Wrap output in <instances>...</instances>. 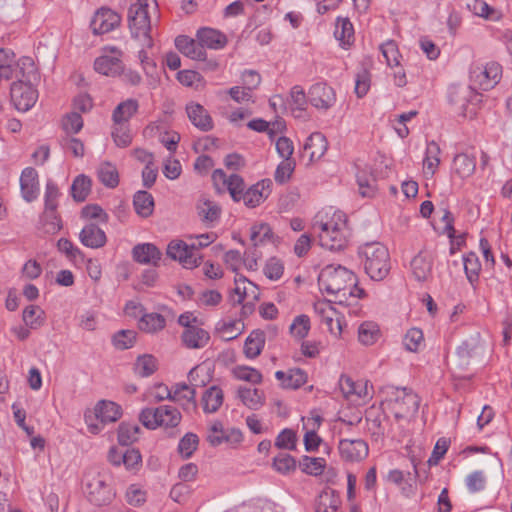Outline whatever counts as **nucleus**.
Listing matches in <instances>:
<instances>
[{
	"label": "nucleus",
	"mask_w": 512,
	"mask_h": 512,
	"mask_svg": "<svg viewBox=\"0 0 512 512\" xmlns=\"http://www.w3.org/2000/svg\"><path fill=\"white\" fill-rule=\"evenodd\" d=\"M318 285L321 291L334 296V301L341 305H351L365 296L354 273L341 265L325 266L318 276Z\"/></svg>",
	"instance_id": "f257e3e1"
},
{
	"label": "nucleus",
	"mask_w": 512,
	"mask_h": 512,
	"mask_svg": "<svg viewBox=\"0 0 512 512\" xmlns=\"http://www.w3.org/2000/svg\"><path fill=\"white\" fill-rule=\"evenodd\" d=\"M313 233L317 235L321 247L331 251H340L347 246L350 230L346 215L341 211L316 214L312 224Z\"/></svg>",
	"instance_id": "f03ea898"
},
{
	"label": "nucleus",
	"mask_w": 512,
	"mask_h": 512,
	"mask_svg": "<svg viewBox=\"0 0 512 512\" xmlns=\"http://www.w3.org/2000/svg\"><path fill=\"white\" fill-rule=\"evenodd\" d=\"M364 258V269L374 281H381L387 277L391 270V261L388 249L380 242L366 243L359 249Z\"/></svg>",
	"instance_id": "7ed1b4c3"
},
{
	"label": "nucleus",
	"mask_w": 512,
	"mask_h": 512,
	"mask_svg": "<svg viewBox=\"0 0 512 512\" xmlns=\"http://www.w3.org/2000/svg\"><path fill=\"white\" fill-rule=\"evenodd\" d=\"M84 483L87 497L95 505H106L113 500L115 493L108 471L91 469L85 474Z\"/></svg>",
	"instance_id": "20e7f679"
},
{
	"label": "nucleus",
	"mask_w": 512,
	"mask_h": 512,
	"mask_svg": "<svg viewBox=\"0 0 512 512\" xmlns=\"http://www.w3.org/2000/svg\"><path fill=\"white\" fill-rule=\"evenodd\" d=\"M35 74V66L30 57L15 60V54L10 49H0V80L23 77L29 79Z\"/></svg>",
	"instance_id": "39448f33"
},
{
	"label": "nucleus",
	"mask_w": 512,
	"mask_h": 512,
	"mask_svg": "<svg viewBox=\"0 0 512 512\" xmlns=\"http://www.w3.org/2000/svg\"><path fill=\"white\" fill-rule=\"evenodd\" d=\"M148 0H137L131 4L128 10V24L132 37L144 38L151 43V24L147 11Z\"/></svg>",
	"instance_id": "423d86ee"
},
{
	"label": "nucleus",
	"mask_w": 512,
	"mask_h": 512,
	"mask_svg": "<svg viewBox=\"0 0 512 512\" xmlns=\"http://www.w3.org/2000/svg\"><path fill=\"white\" fill-rule=\"evenodd\" d=\"M389 405L397 421L408 420L417 413L420 399L412 390L398 388L395 398L390 401Z\"/></svg>",
	"instance_id": "0eeeda50"
},
{
	"label": "nucleus",
	"mask_w": 512,
	"mask_h": 512,
	"mask_svg": "<svg viewBox=\"0 0 512 512\" xmlns=\"http://www.w3.org/2000/svg\"><path fill=\"white\" fill-rule=\"evenodd\" d=\"M31 78L32 75L29 76V79L18 77L17 81L13 82L11 85V102L18 111H28L37 101L38 93L30 83Z\"/></svg>",
	"instance_id": "6e6552de"
},
{
	"label": "nucleus",
	"mask_w": 512,
	"mask_h": 512,
	"mask_svg": "<svg viewBox=\"0 0 512 512\" xmlns=\"http://www.w3.org/2000/svg\"><path fill=\"white\" fill-rule=\"evenodd\" d=\"M502 77V67L497 62L474 66L470 70L471 82L480 89L487 91L495 87Z\"/></svg>",
	"instance_id": "1a4fd4ad"
},
{
	"label": "nucleus",
	"mask_w": 512,
	"mask_h": 512,
	"mask_svg": "<svg viewBox=\"0 0 512 512\" xmlns=\"http://www.w3.org/2000/svg\"><path fill=\"white\" fill-rule=\"evenodd\" d=\"M122 56V51L117 47H105L94 61L95 71L109 77L120 76L123 72Z\"/></svg>",
	"instance_id": "9d476101"
},
{
	"label": "nucleus",
	"mask_w": 512,
	"mask_h": 512,
	"mask_svg": "<svg viewBox=\"0 0 512 512\" xmlns=\"http://www.w3.org/2000/svg\"><path fill=\"white\" fill-rule=\"evenodd\" d=\"M448 100L459 114L465 116L469 105L479 101V94L471 86L453 84L448 90Z\"/></svg>",
	"instance_id": "9b49d317"
},
{
	"label": "nucleus",
	"mask_w": 512,
	"mask_h": 512,
	"mask_svg": "<svg viewBox=\"0 0 512 512\" xmlns=\"http://www.w3.org/2000/svg\"><path fill=\"white\" fill-rule=\"evenodd\" d=\"M167 255L190 269L197 267L201 260V256L195 253V245H188L182 240L171 241L167 247Z\"/></svg>",
	"instance_id": "f8f14e48"
},
{
	"label": "nucleus",
	"mask_w": 512,
	"mask_h": 512,
	"mask_svg": "<svg viewBox=\"0 0 512 512\" xmlns=\"http://www.w3.org/2000/svg\"><path fill=\"white\" fill-rule=\"evenodd\" d=\"M309 103L319 110H328L336 102V94L332 87L324 82L313 84L308 91Z\"/></svg>",
	"instance_id": "ddd939ff"
},
{
	"label": "nucleus",
	"mask_w": 512,
	"mask_h": 512,
	"mask_svg": "<svg viewBox=\"0 0 512 512\" xmlns=\"http://www.w3.org/2000/svg\"><path fill=\"white\" fill-rule=\"evenodd\" d=\"M339 453L346 462H360L369 453L368 444L362 439H342L339 442Z\"/></svg>",
	"instance_id": "4468645a"
},
{
	"label": "nucleus",
	"mask_w": 512,
	"mask_h": 512,
	"mask_svg": "<svg viewBox=\"0 0 512 512\" xmlns=\"http://www.w3.org/2000/svg\"><path fill=\"white\" fill-rule=\"evenodd\" d=\"M121 17L109 8H100L94 14L90 27L94 34L101 35L114 30L120 25Z\"/></svg>",
	"instance_id": "2eb2a0df"
},
{
	"label": "nucleus",
	"mask_w": 512,
	"mask_h": 512,
	"mask_svg": "<svg viewBox=\"0 0 512 512\" xmlns=\"http://www.w3.org/2000/svg\"><path fill=\"white\" fill-rule=\"evenodd\" d=\"M271 186L272 181L270 179H263L250 186L247 190L244 189L239 197V201L242 200L248 208H255L269 196Z\"/></svg>",
	"instance_id": "dca6fc26"
},
{
	"label": "nucleus",
	"mask_w": 512,
	"mask_h": 512,
	"mask_svg": "<svg viewBox=\"0 0 512 512\" xmlns=\"http://www.w3.org/2000/svg\"><path fill=\"white\" fill-rule=\"evenodd\" d=\"M315 313L319 316L321 324L325 325L327 330L338 336L341 334L342 326L339 318L337 317V312L334 307L331 305V300L329 301H319L314 305Z\"/></svg>",
	"instance_id": "f3484780"
},
{
	"label": "nucleus",
	"mask_w": 512,
	"mask_h": 512,
	"mask_svg": "<svg viewBox=\"0 0 512 512\" xmlns=\"http://www.w3.org/2000/svg\"><path fill=\"white\" fill-rule=\"evenodd\" d=\"M178 403L186 412L197 409L196 390L186 383H176L172 386V400Z\"/></svg>",
	"instance_id": "a211bd4d"
},
{
	"label": "nucleus",
	"mask_w": 512,
	"mask_h": 512,
	"mask_svg": "<svg viewBox=\"0 0 512 512\" xmlns=\"http://www.w3.org/2000/svg\"><path fill=\"white\" fill-rule=\"evenodd\" d=\"M412 275L419 282L427 281L432 275L433 257L428 251H420L410 262Z\"/></svg>",
	"instance_id": "6ab92c4d"
},
{
	"label": "nucleus",
	"mask_w": 512,
	"mask_h": 512,
	"mask_svg": "<svg viewBox=\"0 0 512 512\" xmlns=\"http://www.w3.org/2000/svg\"><path fill=\"white\" fill-rule=\"evenodd\" d=\"M21 195L26 202L34 201L39 195L38 173L32 167L25 168L20 176Z\"/></svg>",
	"instance_id": "aec40b11"
},
{
	"label": "nucleus",
	"mask_w": 512,
	"mask_h": 512,
	"mask_svg": "<svg viewBox=\"0 0 512 512\" xmlns=\"http://www.w3.org/2000/svg\"><path fill=\"white\" fill-rule=\"evenodd\" d=\"M175 46L183 55L190 59L198 61L206 60V51L198 40H194L185 35H180L175 39Z\"/></svg>",
	"instance_id": "412c9836"
},
{
	"label": "nucleus",
	"mask_w": 512,
	"mask_h": 512,
	"mask_svg": "<svg viewBox=\"0 0 512 512\" xmlns=\"http://www.w3.org/2000/svg\"><path fill=\"white\" fill-rule=\"evenodd\" d=\"M79 239L84 246L92 249L101 248L107 242L105 232L93 223H89L83 227L79 234Z\"/></svg>",
	"instance_id": "4be33fe9"
},
{
	"label": "nucleus",
	"mask_w": 512,
	"mask_h": 512,
	"mask_svg": "<svg viewBox=\"0 0 512 512\" xmlns=\"http://www.w3.org/2000/svg\"><path fill=\"white\" fill-rule=\"evenodd\" d=\"M161 255L160 250L152 243L137 244L132 249L133 259L140 264L157 266Z\"/></svg>",
	"instance_id": "5701e85b"
},
{
	"label": "nucleus",
	"mask_w": 512,
	"mask_h": 512,
	"mask_svg": "<svg viewBox=\"0 0 512 512\" xmlns=\"http://www.w3.org/2000/svg\"><path fill=\"white\" fill-rule=\"evenodd\" d=\"M186 112L192 124L202 131H209L213 128V121L207 110L200 104L190 103Z\"/></svg>",
	"instance_id": "b1692460"
},
{
	"label": "nucleus",
	"mask_w": 512,
	"mask_h": 512,
	"mask_svg": "<svg viewBox=\"0 0 512 512\" xmlns=\"http://www.w3.org/2000/svg\"><path fill=\"white\" fill-rule=\"evenodd\" d=\"M224 401L223 390L213 385L207 388L201 397V406L206 414L216 413L222 406Z\"/></svg>",
	"instance_id": "393cba45"
},
{
	"label": "nucleus",
	"mask_w": 512,
	"mask_h": 512,
	"mask_svg": "<svg viewBox=\"0 0 512 512\" xmlns=\"http://www.w3.org/2000/svg\"><path fill=\"white\" fill-rule=\"evenodd\" d=\"M196 37L203 49L209 48L218 50L223 48L227 43L225 35L212 28L199 29Z\"/></svg>",
	"instance_id": "a878e982"
},
{
	"label": "nucleus",
	"mask_w": 512,
	"mask_h": 512,
	"mask_svg": "<svg viewBox=\"0 0 512 512\" xmlns=\"http://www.w3.org/2000/svg\"><path fill=\"white\" fill-rule=\"evenodd\" d=\"M181 338L185 347L201 349L208 344L210 335L206 330L197 326L184 329Z\"/></svg>",
	"instance_id": "bb28decb"
},
{
	"label": "nucleus",
	"mask_w": 512,
	"mask_h": 512,
	"mask_svg": "<svg viewBox=\"0 0 512 512\" xmlns=\"http://www.w3.org/2000/svg\"><path fill=\"white\" fill-rule=\"evenodd\" d=\"M482 345L479 333L470 336L464 340L457 348V355L462 365H468L470 360L480 353Z\"/></svg>",
	"instance_id": "cd10ccee"
},
{
	"label": "nucleus",
	"mask_w": 512,
	"mask_h": 512,
	"mask_svg": "<svg viewBox=\"0 0 512 512\" xmlns=\"http://www.w3.org/2000/svg\"><path fill=\"white\" fill-rule=\"evenodd\" d=\"M328 142L320 132L312 133L304 144V153L309 152V161L319 160L327 151Z\"/></svg>",
	"instance_id": "c85d7f7f"
},
{
	"label": "nucleus",
	"mask_w": 512,
	"mask_h": 512,
	"mask_svg": "<svg viewBox=\"0 0 512 512\" xmlns=\"http://www.w3.org/2000/svg\"><path fill=\"white\" fill-rule=\"evenodd\" d=\"M476 169V158L466 153L455 155L452 163V172L461 179L472 176Z\"/></svg>",
	"instance_id": "c756f323"
},
{
	"label": "nucleus",
	"mask_w": 512,
	"mask_h": 512,
	"mask_svg": "<svg viewBox=\"0 0 512 512\" xmlns=\"http://www.w3.org/2000/svg\"><path fill=\"white\" fill-rule=\"evenodd\" d=\"M340 505L339 493L333 489H325L317 498L315 512H339Z\"/></svg>",
	"instance_id": "7c9ffc66"
},
{
	"label": "nucleus",
	"mask_w": 512,
	"mask_h": 512,
	"mask_svg": "<svg viewBox=\"0 0 512 512\" xmlns=\"http://www.w3.org/2000/svg\"><path fill=\"white\" fill-rule=\"evenodd\" d=\"M121 415V407L112 401L102 400L95 407V416L102 424L116 422Z\"/></svg>",
	"instance_id": "2f4dec72"
},
{
	"label": "nucleus",
	"mask_w": 512,
	"mask_h": 512,
	"mask_svg": "<svg viewBox=\"0 0 512 512\" xmlns=\"http://www.w3.org/2000/svg\"><path fill=\"white\" fill-rule=\"evenodd\" d=\"M237 395L241 402L251 410H258L264 404V394L256 388L240 386Z\"/></svg>",
	"instance_id": "473e14b6"
},
{
	"label": "nucleus",
	"mask_w": 512,
	"mask_h": 512,
	"mask_svg": "<svg viewBox=\"0 0 512 512\" xmlns=\"http://www.w3.org/2000/svg\"><path fill=\"white\" fill-rule=\"evenodd\" d=\"M139 107L135 99H127L119 103L112 113V120L115 124H128V121L137 112Z\"/></svg>",
	"instance_id": "72a5a7b5"
},
{
	"label": "nucleus",
	"mask_w": 512,
	"mask_h": 512,
	"mask_svg": "<svg viewBox=\"0 0 512 512\" xmlns=\"http://www.w3.org/2000/svg\"><path fill=\"white\" fill-rule=\"evenodd\" d=\"M265 344V334L261 330H254L250 333L244 343V354L247 358L254 359L260 355Z\"/></svg>",
	"instance_id": "f704fd0d"
},
{
	"label": "nucleus",
	"mask_w": 512,
	"mask_h": 512,
	"mask_svg": "<svg viewBox=\"0 0 512 512\" xmlns=\"http://www.w3.org/2000/svg\"><path fill=\"white\" fill-rule=\"evenodd\" d=\"M274 234L266 223L254 224L250 229V240L254 248L273 242Z\"/></svg>",
	"instance_id": "c9c22d12"
},
{
	"label": "nucleus",
	"mask_w": 512,
	"mask_h": 512,
	"mask_svg": "<svg viewBox=\"0 0 512 512\" xmlns=\"http://www.w3.org/2000/svg\"><path fill=\"white\" fill-rule=\"evenodd\" d=\"M133 205L136 213L142 218L152 215L154 210V198L147 191H138L133 197Z\"/></svg>",
	"instance_id": "e433bc0d"
},
{
	"label": "nucleus",
	"mask_w": 512,
	"mask_h": 512,
	"mask_svg": "<svg viewBox=\"0 0 512 512\" xmlns=\"http://www.w3.org/2000/svg\"><path fill=\"white\" fill-rule=\"evenodd\" d=\"M22 319L30 329H38L44 325L45 312L39 306L29 305L23 310Z\"/></svg>",
	"instance_id": "4c0bfd02"
},
{
	"label": "nucleus",
	"mask_w": 512,
	"mask_h": 512,
	"mask_svg": "<svg viewBox=\"0 0 512 512\" xmlns=\"http://www.w3.org/2000/svg\"><path fill=\"white\" fill-rule=\"evenodd\" d=\"M97 176L99 181L108 188H115L119 183L117 168L109 162L100 164Z\"/></svg>",
	"instance_id": "58836bf2"
},
{
	"label": "nucleus",
	"mask_w": 512,
	"mask_h": 512,
	"mask_svg": "<svg viewBox=\"0 0 512 512\" xmlns=\"http://www.w3.org/2000/svg\"><path fill=\"white\" fill-rule=\"evenodd\" d=\"M157 368V359L150 354L139 356L134 364V372L140 377L151 376L153 373H155Z\"/></svg>",
	"instance_id": "ea45409f"
},
{
	"label": "nucleus",
	"mask_w": 512,
	"mask_h": 512,
	"mask_svg": "<svg viewBox=\"0 0 512 512\" xmlns=\"http://www.w3.org/2000/svg\"><path fill=\"white\" fill-rule=\"evenodd\" d=\"M165 318L159 313L143 314L139 320V328L148 333L157 332L165 327Z\"/></svg>",
	"instance_id": "a19ab883"
},
{
	"label": "nucleus",
	"mask_w": 512,
	"mask_h": 512,
	"mask_svg": "<svg viewBox=\"0 0 512 512\" xmlns=\"http://www.w3.org/2000/svg\"><path fill=\"white\" fill-rule=\"evenodd\" d=\"M162 411L157 408H144L139 414V420L144 427L154 430L163 425Z\"/></svg>",
	"instance_id": "79ce46f5"
},
{
	"label": "nucleus",
	"mask_w": 512,
	"mask_h": 512,
	"mask_svg": "<svg viewBox=\"0 0 512 512\" xmlns=\"http://www.w3.org/2000/svg\"><path fill=\"white\" fill-rule=\"evenodd\" d=\"M197 210L203 222H215L221 214L220 207L208 199L201 200L197 205Z\"/></svg>",
	"instance_id": "37998d69"
},
{
	"label": "nucleus",
	"mask_w": 512,
	"mask_h": 512,
	"mask_svg": "<svg viewBox=\"0 0 512 512\" xmlns=\"http://www.w3.org/2000/svg\"><path fill=\"white\" fill-rule=\"evenodd\" d=\"M334 36L341 44H350L354 39L353 25L348 18H337Z\"/></svg>",
	"instance_id": "c03bdc74"
},
{
	"label": "nucleus",
	"mask_w": 512,
	"mask_h": 512,
	"mask_svg": "<svg viewBox=\"0 0 512 512\" xmlns=\"http://www.w3.org/2000/svg\"><path fill=\"white\" fill-rule=\"evenodd\" d=\"M440 147L435 141H431L426 147V156L423 161L425 173L433 175L440 163Z\"/></svg>",
	"instance_id": "a18cd8bd"
},
{
	"label": "nucleus",
	"mask_w": 512,
	"mask_h": 512,
	"mask_svg": "<svg viewBox=\"0 0 512 512\" xmlns=\"http://www.w3.org/2000/svg\"><path fill=\"white\" fill-rule=\"evenodd\" d=\"M91 189V180L85 175H78L71 186V194L75 201L82 202L86 199Z\"/></svg>",
	"instance_id": "49530a36"
},
{
	"label": "nucleus",
	"mask_w": 512,
	"mask_h": 512,
	"mask_svg": "<svg viewBox=\"0 0 512 512\" xmlns=\"http://www.w3.org/2000/svg\"><path fill=\"white\" fill-rule=\"evenodd\" d=\"M464 271L468 281L471 284L478 281L481 263L474 252H470L463 257Z\"/></svg>",
	"instance_id": "de8ad7c7"
},
{
	"label": "nucleus",
	"mask_w": 512,
	"mask_h": 512,
	"mask_svg": "<svg viewBox=\"0 0 512 512\" xmlns=\"http://www.w3.org/2000/svg\"><path fill=\"white\" fill-rule=\"evenodd\" d=\"M140 428L136 424L121 423L118 428V442L122 446H128L137 441Z\"/></svg>",
	"instance_id": "09e8293b"
},
{
	"label": "nucleus",
	"mask_w": 512,
	"mask_h": 512,
	"mask_svg": "<svg viewBox=\"0 0 512 512\" xmlns=\"http://www.w3.org/2000/svg\"><path fill=\"white\" fill-rule=\"evenodd\" d=\"M244 328L240 320L220 321L217 324V330L222 333L226 340H232L238 337Z\"/></svg>",
	"instance_id": "8fccbe9b"
},
{
	"label": "nucleus",
	"mask_w": 512,
	"mask_h": 512,
	"mask_svg": "<svg viewBox=\"0 0 512 512\" xmlns=\"http://www.w3.org/2000/svg\"><path fill=\"white\" fill-rule=\"evenodd\" d=\"M111 135L118 147L125 148L132 142V135L129 129V124L113 123Z\"/></svg>",
	"instance_id": "3c124183"
},
{
	"label": "nucleus",
	"mask_w": 512,
	"mask_h": 512,
	"mask_svg": "<svg viewBox=\"0 0 512 512\" xmlns=\"http://www.w3.org/2000/svg\"><path fill=\"white\" fill-rule=\"evenodd\" d=\"M199 444V438L196 434L189 432L186 433L179 441L178 452L185 459L190 458Z\"/></svg>",
	"instance_id": "603ef678"
},
{
	"label": "nucleus",
	"mask_w": 512,
	"mask_h": 512,
	"mask_svg": "<svg viewBox=\"0 0 512 512\" xmlns=\"http://www.w3.org/2000/svg\"><path fill=\"white\" fill-rule=\"evenodd\" d=\"M41 222L45 232L50 234L58 232L62 227L61 219L58 216L56 209L49 210L48 208H45L41 216Z\"/></svg>",
	"instance_id": "864d4df0"
},
{
	"label": "nucleus",
	"mask_w": 512,
	"mask_h": 512,
	"mask_svg": "<svg viewBox=\"0 0 512 512\" xmlns=\"http://www.w3.org/2000/svg\"><path fill=\"white\" fill-rule=\"evenodd\" d=\"M302 471L310 475H320L325 469L326 461L324 458L303 456L300 461Z\"/></svg>",
	"instance_id": "5fc2aeb1"
},
{
	"label": "nucleus",
	"mask_w": 512,
	"mask_h": 512,
	"mask_svg": "<svg viewBox=\"0 0 512 512\" xmlns=\"http://www.w3.org/2000/svg\"><path fill=\"white\" fill-rule=\"evenodd\" d=\"M379 336L378 325L373 322H364L358 329L359 341L365 345H372Z\"/></svg>",
	"instance_id": "6e6d98bb"
},
{
	"label": "nucleus",
	"mask_w": 512,
	"mask_h": 512,
	"mask_svg": "<svg viewBox=\"0 0 512 512\" xmlns=\"http://www.w3.org/2000/svg\"><path fill=\"white\" fill-rule=\"evenodd\" d=\"M233 375L238 380L252 384H260L262 382V374L257 369L248 366H237L233 370Z\"/></svg>",
	"instance_id": "4d7b16f0"
},
{
	"label": "nucleus",
	"mask_w": 512,
	"mask_h": 512,
	"mask_svg": "<svg viewBox=\"0 0 512 512\" xmlns=\"http://www.w3.org/2000/svg\"><path fill=\"white\" fill-rule=\"evenodd\" d=\"M380 51L390 67L399 66L400 53L397 44L393 40H388L380 46Z\"/></svg>",
	"instance_id": "13d9d810"
},
{
	"label": "nucleus",
	"mask_w": 512,
	"mask_h": 512,
	"mask_svg": "<svg viewBox=\"0 0 512 512\" xmlns=\"http://www.w3.org/2000/svg\"><path fill=\"white\" fill-rule=\"evenodd\" d=\"M423 340V332L418 328H411L404 336L403 345L406 350L416 352L422 345Z\"/></svg>",
	"instance_id": "bf43d9fd"
},
{
	"label": "nucleus",
	"mask_w": 512,
	"mask_h": 512,
	"mask_svg": "<svg viewBox=\"0 0 512 512\" xmlns=\"http://www.w3.org/2000/svg\"><path fill=\"white\" fill-rule=\"evenodd\" d=\"M138 57L142 64L145 74L150 78L149 85L152 88H155L158 83V78H157V76H155V74H156L155 62L148 57V54L145 50H140Z\"/></svg>",
	"instance_id": "052dcab7"
},
{
	"label": "nucleus",
	"mask_w": 512,
	"mask_h": 512,
	"mask_svg": "<svg viewBox=\"0 0 512 512\" xmlns=\"http://www.w3.org/2000/svg\"><path fill=\"white\" fill-rule=\"evenodd\" d=\"M162 411L163 425L164 427L174 428L180 423L182 416L179 410L171 405L160 406Z\"/></svg>",
	"instance_id": "680f3d73"
},
{
	"label": "nucleus",
	"mask_w": 512,
	"mask_h": 512,
	"mask_svg": "<svg viewBox=\"0 0 512 512\" xmlns=\"http://www.w3.org/2000/svg\"><path fill=\"white\" fill-rule=\"evenodd\" d=\"M273 467L276 471L285 474L296 468V462L290 454L283 452L274 457Z\"/></svg>",
	"instance_id": "e2e57ef3"
},
{
	"label": "nucleus",
	"mask_w": 512,
	"mask_h": 512,
	"mask_svg": "<svg viewBox=\"0 0 512 512\" xmlns=\"http://www.w3.org/2000/svg\"><path fill=\"white\" fill-rule=\"evenodd\" d=\"M62 127L66 133L76 134L83 127V119L79 112L73 111L62 120Z\"/></svg>",
	"instance_id": "0e129e2a"
},
{
	"label": "nucleus",
	"mask_w": 512,
	"mask_h": 512,
	"mask_svg": "<svg viewBox=\"0 0 512 512\" xmlns=\"http://www.w3.org/2000/svg\"><path fill=\"white\" fill-rule=\"evenodd\" d=\"M136 333L132 330H121L113 336V345L120 350L131 348L134 345Z\"/></svg>",
	"instance_id": "69168bd1"
},
{
	"label": "nucleus",
	"mask_w": 512,
	"mask_h": 512,
	"mask_svg": "<svg viewBox=\"0 0 512 512\" xmlns=\"http://www.w3.org/2000/svg\"><path fill=\"white\" fill-rule=\"evenodd\" d=\"M306 380L307 375L302 369H290L287 372L286 380H284V388L297 389L304 385L306 383Z\"/></svg>",
	"instance_id": "338daca9"
},
{
	"label": "nucleus",
	"mask_w": 512,
	"mask_h": 512,
	"mask_svg": "<svg viewBox=\"0 0 512 512\" xmlns=\"http://www.w3.org/2000/svg\"><path fill=\"white\" fill-rule=\"evenodd\" d=\"M294 169H295V161L294 160L283 159V161H281L276 168V171L274 174L275 181L279 184L286 183L290 179Z\"/></svg>",
	"instance_id": "774afa93"
}]
</instances>
